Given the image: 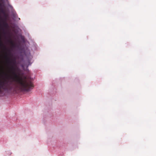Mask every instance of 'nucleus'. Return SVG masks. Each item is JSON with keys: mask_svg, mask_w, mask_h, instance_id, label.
Segmentation results:
<instances>
[{"mask_svg": "<svg viewBox=\"0 0 156 156\" xmlns=\"http://www.w3.org/2000/svg\"><path fill=\"white\" fill-rule=\"evenodd\" d=\"M10 41V43L11 44H13V43L12 42V41Z\"/></svg>", "mask_w": 156, "mask_h": 156, "instance_id": "nucleus-4", "label": "nucleus"}, {"mask_svg": "<svg viewBox=\"0 0 156 156\" xmlns=\"http://www.w3.org/2000/svg\"><path fill=\"white\" fill-rule=\"evenodd\" d=\"M8 54H7V52L5 53V57L6 59L7 62L10 63H14L13 61L12 60H10V58L8 56Z\"/></svg>", "mask_w": 156, "mask_h": 156, "instance_id": "nucleus-2", "label": "nucleus"}, {"mask_svg": "<svg viewBox=\"0 0 156 156\" xmlns=\"http://www.w3.org/2000/svg\"><path fill=\"white\" fill-rule=\"evenodd\" d=\"M8 69L10 74L6 73L5 77L0 78V94L3 90H11L13 81L19 84L18 87L22 91H28L34 87L31 81L23 80L16 73V69L13 66H11Z\"/></svg>", "mask_w": 156, "mask_h": 156, "instance_id": "nucleus-1", "label": "nucleus"}, {"mask_svg": "<svg viewBox=\"0 0 156 156\" xmlns=\"http://www.w3.org/2000/svg\"><path fill=\"white\" fill-rule=\"evenodd\" d=\"M1 12H3V10L2 9V10H1Z\"/></svg>", "mask_w": 156, "mask_h": 156, "instance_id": "nucleus-7", "label": "nucleus"}, {"mask_svg": "<svg viewBox=\"0 0 156 156\" xmlns=\"http://www.w3.org/2000/svg\"><path fill=\"white\" fill-rule=\"evenodd\" d=\"M0 46L1 47H3L5 50H7L9 52V50H7V49L6 48L5 46L4 45V44H3V43L1 40V36L0 35Z\"/></svg>", "mask_w": 156, "mask_h": 156, "instance_id": "nucleus-3", "label": "nucleus"}, {"mask_svg": "<svg viewBox=\"0 0 156 156\" xmlns=\"http://www.w3.org/2000/svg\"><path fill=\"white\" fill-rule=\"evenodd\" d=\"M16 70H17V71H18L19 70V69L18 68H17L16 69Z\"/></svg>", "mask_w": 156, "mask_h": 156, "instance_id": "nucleus-6", "label": "nucleus"}, {"mask_svg": "<svg viewBox=\"0 0 156 156\" xmlns=\"http://www.w3.org/2000/svg\"><path fill=\"white\" fill-rule=\"evenodd\" d=\"M4 26H6V25H7V23H4Z\"/></svg>", "mask_w": 156, "mask_h": 156, "instance_id": "nucleus-5", "label": "nucleus"}]
</instances>
